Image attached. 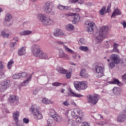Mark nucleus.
Returning a JSON list of instances; mask_svg holds the SVG:
<instances>
[{
  "label": "nucleus",
  "mask_w": 126,
  "mask_h": 126,
  "mask_svg": "<svg viewBox=\"0 0 126 126\" xmlns=\"http://www.w3.org/2000/svg\"><path fill=\"white\" fill-rule=\"evenodd\" d=\"M32 53L36 58H39L42 60H47L48 55L41 50L40 46L37 44L33 45L32 46Z\"/></svg>",
  "instance_id": "f257e3e1"
},
{
  "label": "nucleus",
  "mask_w": 126,
  "mask_h": 126,
  "mask_svg": "<svg viewBox=\"0 0 126 126\" xmlns=\"http://www.w3.org/2000/svg\"><path fill=\"white\" fill-rule=\"evenodd\" d=\"M37 19L42 22L44 26L53 24V21L52 19L50 18V17L46 15V14H38L37 15Z\"/></svg>",
  "instance_id": "f03ea898"
},
{
  "label": "nucleus",
  "mask_w": 126,
  "mask_h": 126,
  "mask_svg": "<svg viewBox=\"0 0 126 126\" xmlns=\"http://www.w3.org/2000/svg\"><path fill=\"white\" fill-rule=\"evenodd\" d=\"M30 111L35 120H42L43 115L41 113V111L39 110V109L37 108V105L35 104L32 105Z\"/></svg>",
  "instance_id": "7ed1b4c3"
},
{
  "label": "nucleus",
  "mask_w": 126,
  "mask_h": 126,
  "mask_svg": "<svg viewBox=\"0 0 126 126\" xmlns=\"http://www.w3.org/2000/svg\"><path fill=\"white\" fill-rule=\"evenodd\" d=\"M43 9L44 12L46 13H49L50 14H54L56 12V10L54 8L53 4H50L49 2H46L43 6Z\"/></svg>",
  "instance_id": "20e7f679"
},
{
  "label": "nucleus",
  "mask_w": 126,
  "mask_h": 126,
  "mask_svg": "<svg viewBox=\"0 0 126 126\" xmlns=\"http://www.w3.org/2000/svg\"><path fill=\"white\" fill-rule=\"evenodd\" d=\"M103 64L101 63H96L94 67V70L97 74V77L101 78L102 76H104V68L102 67Z\"/></svg>",
  "instance_id": "39448f33"
},
{
  "label": "nucleus",
  "mask_w": 126,
  "mask_h": 126,
  "mask_svg": "<svg viewBox=\"0 0 126 126\" xmlns=\"http://www.w3.org/2000/svg\"><path fill=\"white\" fill-rule=\"evenodd\" d=\"M74 86L76 89H82L85 90L87 88V83L86 82L76 81L74 82Z\"/></svg>",
  "instance_id": "423d86ee"
},
{
  "label": "nucleus",
  "mask_w": 126,
  "mask_h": 126,
  "mask_svg": "<svg viewBox=\"0 0 126 126\" xmlns=\"http://www.w3.org/2000/svg\"><path fill=\"white\" fill-rule=\"evenodd\" d=\"M87 98L89 103H91L93 105H96L98 103L100 97L98 94H95L94 96L92 94H89L87 96Z\"/></svg>",
  "instance_id": "0eeeda50"
},
{
  "label": "nucleus",
  "mask_w": 126,
  "mask_h": 126,
  "mask_svg": "<svg viewBox=\"0 0 126 126\" xmlns=\"http://www.w3.org/2000/svg\"><path fill=\"white\" fill-rule=\"evenodd\" d=\"M84 27L87 28V31L89 34L93 33L94 31V22L86 21L84 24Z\"/></svg>",
  "instance_id": "6e6552de"
},
{
  "label": "nucleus",
  "mask_w": 126,
  "mask_h": 126,
  "mask_svg": "<svg viewBox=\"0 0 126 126\" xmlns=\"http://www.w3.org/2000/svg\"><path fill=\"white\" fill-rule=\"evenodd\" d=\"M9 87H10V81H9V80L3 81L0 84L1 92H4V91L8 88H9Z\"/></svg>",
  "instance_id": "1a4fd4ad"
},
{
  "label": "nucleus",
  "mask_w": 126,
  "mask_h": 126,
  "mask_svg": "<svg viewBox=\"0 0 126 126\" xmlns=\"http://www.w3.org/2000/svg\"><path fill=\"white\" fill-rule=\"evenodd\" d=\"M110 59L111 61L114 62L116 64L120 63V62H121V58H120V56L118 54H112Z\"/></svg>",
  "instance_id": "9d476101"
},
{
  "label": "nucleus",
  "mask_w": 126,
  "mask_h": 126,
  "mask_svg": "<svg viewBox=\"0 0 126 126\" xmlns=\"http://www.w3.org/2000/svg\"><path fill=\"white\" fill-rule=\"evenodd\" d=\"M108 32H109V27L108 26H102L100 28L99 33L101 35H103L105 37H107Z\"/></svg>",
  "instance_id": "9b49d317"
},
{
  "label": "nucleus",
  "mask_w": 126,
  "mask_h": 126,
  "mask_svg": "<svg viewBox=\"0 0 126 126\" xmlns=\"http://www.w3.org/2000/svg\"><path fill=\"white\" fill-rule=\"evenodd\" d=\"M126 120V115L125 112L123 111L120 112L119 115H118L117 122L119 123H123Z\"/></svg>",
  "instance_id": "f8f14e48"
},
{
  "label": "nucleus",
  "mask_w": 126,
  "mask_h": 126,
  "mask_svg": "<svg viewBox=\"0 0 126 126\" xmlns=\"http://www.w3.org/2000/svg\"><path fill=\"white\" fill-rule=\"evenodd\" d=\"M18 100H19V97L15 95H11L9 99L10 103H15V104H17Z\"/></svg>",
  "instance_id": "ddd939ff"
},
{
  "label": "nucleus",
  "mask_w": 126,
  "mask_h": 126,
  "mask_svg": "<svg viewBox=\"0 0 126 126\" xmlns=\"http://www.w3.org/2000/svg\"><path fill=\"white\" fill-rule=\"evenodd\" d=\"M33 74H34V72H32L31 75H29V78L22 83V86H26V85H27L29 83V82H30V81L32 79V75H33Z\"/></svg>",
  "instance_id": "4468645a"
},
{
  "label": "nucleus",
  "mask_w": 126,
  "mask_h": 126,
  "mask_svg": "<svg viewBox=\"0 0 126 126\" xmlns=\"http://www.w3.org/2000/svg\"><path fill=\"white\" fill-rule=\"evenodd\" d=\"M54 35L56 37H61V36H63V32L62 30L58 29L54 31Z\"/></svg>",
  "instance_id": "2eb2a0df"
},
{
  "label": "nucleus",
  "mask_w": 126,
  "mask_h": 126,
  "mask_svg": "<svg viewBox=\"0 0 126 126\" xmlns=\"http://www.w3.org/2000/svg\"><path fill=\"white\" fill-rule=\"evenodd\" d=\"M69 92L70 93V95L72 97H77V98H80V97H83V95L81 94H77L73 92L72 89H70L69 90Z\"/></svg>",
  "instance_id": "dca6fc26"
},
{
  "label": "nucleus",
  "mask_w": 126,
  "mask_h": 126,
  "mask_svg": "<svg viewBox=\"0 0 126 126\" xmlns=\"http://www.w3.org/2000/svg\"><path fill=\"white\" fill-rule=\"evenodd\" d=\"M25 54H26V48L25 47L19 48V51L18 52V56H23Z\"/></svg>",
  "instance_id": "f3484780"
},
{
  "label": "nucleus",
  "mask_w": 126,
  "mask_h": 126,
  "mask_svg": "<svg viewBox=\"0 0 126 126\" xmlns=\"http://www.w3.org/2000/svg\"><path fill=\"white\" fill-rule=\"evenodd\" d=\"M105 38H106V36L103 34H101L99 32V34L96 37V40L98 43H101Z\"/></svg>",
  "instance_id": "a211bd4d"
},
{
  "label": "nucleus",
  "mask_w": 126,
  "mask_h": 126,
  "mask_svg": "<svg viewBox=\"0 0 126 126\" xmlns=\"http://www.w3.org/2000/svg\"><path fill=\"white\" fill-rule=\"evenodd\" d=\"M13 118L14 121H15L16 124L18 122V119L19 118V112L17 111L13 113Z\"/></svg>",
  "instance_id": "6ab92c4d"
},
{
  "label": "nucleus",
  "mask_w": 126,
  "mask_h": 126,
  "mask_svg": "<svg viewBox=\"0 0 126 126\" xmlns=\"http://www.w3.org/2000/svg\"><path fill=\"white\" fill-rule=\"evenodd\" d=\"M56 69L59 73H62V74H65L66 73V70L63 67H57Z\"/></svg>",
  "instance_id": "aec40b11"
},
{
  "label": "nucleus",
  "mask_w": 126,
  "mask_h": 126,
  "mask_svg": "<svg viewBox=\"0 0 126 126\" xmlns=\"http://www.w3.org/2000/svg\"><path fill=\"white\" fill-rule=\"evenodd\" d=\"M80 76L83 77L84 78H87L88 77V74L86 72V70L83 69L81 70L80 73Z\"/></svg>",
  "instance_id": "412c9836"
},
{
  "label": "nucleus",
  "mask_w": 126,
  "mask_h": 126,
  "mask_svg": "<svg viewBox=\"0 0 126 126\" xmlns=\"http://www.w3.org/2000/svg\"><path fill=\"white\" fill-rule=\"evenodd\" d=\"M59 56L60 59H66L68 57V55L64 53L63 50H60Z\"/></svg>",
  "instance_id": "4be33fe9"
},
{
  "label": "nucleus",
  "mask_w": 126,
  "mask_h": 126,
  "mask_svg": "<svg viewBox=\"0 0 126 126\" xmlns=\"http://www.w3.org/2000/svg\"><path fill=\"white\" fill-rule=\"evenodd\" d=\"M112 90L113 93L116 94V95H120L122 93V91H121V89L119 87H115Z\"/></svg>",
  "instance_id": "5701e85b"
},
{
  "label": "nucleus",
  "mask_w": 126,
  "mask_h": 126,
  "mask_svg": "<svg viewBox=\"0 0 126 126\" xmlns=\"http://www.w3.org/2000/svg\"><path fill=\"white\" fill-rule=\"evenodd\" d=\"M122 14V12H121V11L119 9H115L113 13H112L111 15V18L115 17L116 15H121Z\"/></svg>",
  "instance_id": "b1692460"
},
{
  "label": "nucleus",
  "mask_w": 126,
  "mask_h": 126,
  "mask_svg": "<svg viewBox=\"0 0 126 126\" xmlns=\"http://www.w3.org/2000/svg\"><path fill=\"white\" fill-rule=\"evenodd\" d=\"M47 126H56V123L53 119H49L47 120Z\"/></svg>",
  "instance_id": "393cba45"
},
{
  "label": "nucleus",
  "mask_w": 126,
  "mask_h": 126,
  "mask_svg": "<svg viewBox=\"0 0 126 126\" xmlns=\"http://www.w3.org/2000/svg\"><path fill=\"white\" fill-rule=\"evenodd\" d=\"M32 34V31H24L20 33L21 36H25L26 35H30Z\"/></svg>",
  "instance_id": "a878e982"
},
{
  "label": "nucleus",
  "mask_w": 126,
  "mask_h": 126,
  "mask_svg": "<svg viewBox=\"0 0 126 126\" xmlns=\"http://www.w3.org/2000/svg\"><path fill=\"white\" fill-rule=\"evenodd\" d=\"M74 21H72L73 24H76L79 21V16L78 15H75L73 16Z\"/></svg>",
  "instance_id": "bb28decb"
},
{
  "label": "nucleus",
  "mask_w": 126,
  "mask_h": 126,
  "mask_svg": "<svg viewBox=\"0 0 126 126\" xmlns=\"http://www.w3.org/2000/svg\"><path fill=\"white\" fill-rule=\"evenodd\" d=\"M57 113H56V111L55 110L53 109H49V115L50 116V117H52L53 118Z\"/></svg>",
  "instance_id": "cd10ccee"
},
{
  "label": "nucleus",
  "mask_w": 126,
  "mask_h": 126,
  "mask_svg": "<svg viewBox=\"0 0 126 126\" xmlns=\"http://www.w3.org/2000/svg\"><path fill=\"white\" fill-rule=\"evenodd\" d=\"M57 7L58 9H60L61 10H63V9H66V10H67V9H68V6H63L61 4H59L57 6Z\"/></svg>",
  "instance_id": "c85d7f7f"
},
{
  "label": "nucleus",
  "mask_w": 126,
  "mask_h": 126,
  "mask_svg": "<svg viewBox=\"0 0 126 126\" xmlns=\"http://www.w3.org/2000/svg\"><path fill=\"white\" fill-rule=\"evenodd\" d=\"M14 63V61H13V59H11L7 63V67L8 69H10L11 68V66H12V64Z\"/></svg>",
  "instance_id": "c756f323"
},
{
  "label": "nucleus",
  "mask_w": 126,
  "mask_h": 126,
  "mask_svg": "<svg viewBox=\"0 0 126 126\" xmlns=\"http://www.w3.org/2000/svg\"><path fill=\"white\" fill-rule=\"evenodd\" d=\"M52 118H53L56 122H60V121H62V117L57 114Z\"/></svg>",
  "instance_id": "7c9ffc66"
},
{
  "label": "nucleus",
  "mask_w": 126,
  "mask_h": 126,
  "mask_svg": "<svg viewBox=\"0 0 126 126\" xmlns=\"http://www.w3.org/2000/svg\"><path fill=\"white\" fill-rule=\"evenodd\" d=\"M42 102L43 103V104H51V103H52V100L51 99H48L44 98L42 99Z\"/></svg>",
  "instance_id": "2f4dec72"
},
{
  "label": "nucleus",
  "mask_w": 126,
  "mask_h": 126,
  "mask_svg": "<svg viewBox=\"0 0 126 126\" xmlns=\"http://www.w3.org/2000/svg\"><path fill=\"white\" fill-rule=\"evenodd\" d=\"M112 84H117V85H119V84H121V82L120 81L116 78L113 79V80L110 82Z\"/></svg>",
  "instance_id": "473e14b6"
},
{
  "label": "nucleus",
  "mask_w": 126,
  "mask_h": 126,
  "mask_svg": "<svg viewBox=\"0 0 126 126\" xmlns=\"http://www.w3.org/2000/svg\"><path fill=\"white\" fill-rule=\"evenodd\" d=\"M68 125L71 126H75V122L72 119L68 121Z\"/></svg>",
  "instance_id": "72a5a7b5"
},
{
  "label": "nucleus",
  "mask_w": 126,
  "mask_h": 126,
  "mask_svg": "<svg viewBox=\"0 0 126 126\" xmlns=\"http://www.w3.org/2000/svg\"><path fill=\"white\" fill-rule=\"evenodd\" d=\"M11 18H12V16L9 13H7L5 17V21H10Z\"/></svg>",
  "instance_id": "f704fd0d"
},
{
  "label": "nucleus",
  "mask_w": 126,
  "mask_h": 126,
  "mask_svg": "<svg viewBox=\"0 0 126 126\" xmlns=\"http://www.w3.org/2000/svg\"><path fill=\"white\" fill-rule=\"evenodd\" d=\"M85 43H86V41L85 40V39L84 38H81L80 39L79 41V44L80 45H85Z\"/></svg>",
  "instance_id": "c9c22d12"
},
{
  "label": "nucleus",
  "mask_w": 126,
  "mask_h": 126,
  "mask_svg": "<svg viewBox=\"0 0 126 126\" xmlns=\"http://www.w3.org/2000/svg\"><path fill=\"white\" fill-rule=\"evenodd\" d=\"M1 36H2L3 38H8V37H9V34L5 33L4 32H1Z\"/></svg>",
  "instance_id": "e433bc0d"
},
{
  "label": "nucleus",
  "mask_w": 126,
  "mask_h": 126,
  "mask_svg": "<svg viewBox=\"0 0 126 126\" xmlns=\"http://www.w3.org/2000/svg\"><path fill=\"white\" fill-rule=\"evenodd\" d=\"M79 50L84 51L85 52H87V51H88V47L87 46H80L79 47Z\"/></svg>",
  "instance_id": "4c0bfd02"
},
{
  "label": "nucleus",
  "mask_w": 126,
  "mask_h": 126,
  "mask_svg": "<svg viewBox=\"0 0 126 126\" xmlns=\"http://www.w3.org/2000/svg\"><path fill=\"white\" fill-rule=\"evenodd\" d=\"M105 10H106V7L103 6L100 10V14L101 15H104L105 14Z\"/></svg>",
  "instance_id": "58836bf2"
},
{
  "label": "nucleus",
  "mask_w": 126,
  "mask_h": 126,
  "mask_svg": "<svg viewBox=\"0 0 126 126\" xmlns=\"http://www.w3.org/2000/svg\"><path fill=\"white\" fill-rule=\"evenodd\" d=\"M63 48H64V49H65V51H66L67 52H68L69 53H70L71 54H72V53H73V51H72L71 49H69L66 46L64 45Z\"/></svg>",
  "instance_id": "ea45409f"
},
{
  "label": "nucleus",
  "mask_w": 126,
  "mask_h": 126,
  "mask_svg": "<svg viewBox=\"0 0 126 126\" xmlns=\"http://www.w3.org/2000/svg\"><path fill=\"white\" fill-rule=\"evenodd\" d=\"M75 112L77 113V115H82V110L79 108L75 109Z\"/></svg>",
  "instance_id": "a19ab883"
},
{
  "label": "nucleus",
  "mask_w": 126,
  "mask_h": 126,
  "mask_svg": "<svg viewBox=\"0 0 126 126\" xmlns=\"http://www.w3.org/2000/svg\"><path fill=\"white\" fill-rule=\"evenodd\" d=\"M67 29H69L70 30H73L74 27L72 24H68L66 26Z\"/></svg>",
  "instance_id": "79ce46f5"
},
{
  "label": "nucleus",
  "mask_w": 126,
  "mask_h": 126,
  "mask_svg": "<svg viewBox=\"0 0 126 126\" xmlns=\"http://www.w3.org/2000/svg\"><path fill=\"white\" fill-rule=\"evenodd\" d=\"M82 121H83V118L82 117H78L76 119V123H77V124L81 123Z\"/></svg>",
  "instance_id": "37998d69"
},
{
  "label": "nucleus",
  "mask_w": 126,
  "mask_h": 126,
  "mask_svg": "<svg viewBox=\"0 0 126 126\" xmlns=\"http://www.w3.org/2000/svg\"><path fill=\"white\" fill-rule=\"evenodd\" d=\"M20 74V78H23V77H26V76H27V72H22L21 73H19Z\"/></svg>",
  "instance_id": "c03bdc74"
},
{
  "label": "nucleus",
  "mask_w": 126,
  "mask_h": 126,
  "mask_svg": "<svg viewBox=\"0 0 126 126\" xmlns=\"http://www.w3.org/2000/svg\"><path fill=\"white\" fill-rule=\"evenodd\" d=\"M12 78L13 79H18L19 78H20V74L18 73L17 74H15L12 76Z\"/></svg>",
  "instance_id": "a18cd8bd"
},
{
  "label": "nucleus",
  "mask_w": 126,
  "mask_h": 126,
  "mask_svg": "<svg viewBox=\"0 0 126 126\" xmlns=\"http://www.w3.org/2000/svg\"><path fill=\"white\" fill-rule=\"evenodd\" d=\"M111 46V42L109 41H106L105 43V48H110Z\"/></svg>",
  "instance_id": "49530a36"
},
{
  "label": "nucleus",
  "mask_w": 126,
  "mask_h": 126,
  "mask_svg": "<svg viewBox=\"0 0 126 126\" xmlns=\"http://www.w3.org/2000/svg\"><path fill=\"white\" fill-rule=\"evenodd\" d=\"M4 25L8 27H9V26L11 25V22H10V21H5Z\"/></svg>",
  "instance_id": "de8ad7c7"
},
{
  "label": "nucleus",
  "mask_w": 126,
  "mask_h": 126,
  "mask_svg": "<svg viewBox=\"0 0 126 126\" xmlns=\"http://www.w3.org/2000/svg\"><path fill=\"white\" fill-rule=\"evenodd\" d=\"M115 62L114 61H112L109 63V67H111V68H114L115 67Z\"/></svg>",
  "instance_id": "09e8293b"
},
{
  "label": "nucleus",
  "mask_w": 126,
  "mask_h": 126,
  "mask_svg": "<svg viewBox=\"0 0 126 126\" xmlns=\"http://www.w3.org/2000/svg\"><path fill=\"white\" fill-rule=\"evenodd\" d=\"M81 126H90V123H88L86 122H84L82 123L81 124Z\"/></svg>",
  "instance_id": "8fccbe9b"
},
{
  "label": "nucleus",
  "mask_w": 126,
  "mask_h": 126,
  "mask_svg": "<svg viewBox=\"0 0 126 126\" xmlns=\"http://www.w3.org/2000/svg\"><path fill=\"white\" fill-rule=\"evenodd\" d=\"M62 83H59V82H55L52 83L53 86H61L62 85Z\"/></svg>",
  "instance_id": "3c124183"
},
{
  "label": "nucleus",
  "mask_w": 126,
  "mask_h": 126,
  "mask_svg": "<svg viewBox=\"0 0 126 126\" xmlns=\"http://www.w3.org/2000/svg\"><path fill=\"white\" fill-rule=\"evenodd\" d=\"M4 78H5V75H4V73H3V72H1L0 73V79H4Z\"/></svg>",
  "instance_id": "603ef678"
},
{
  "label": "nucleus",
  "mask_w": 126,
  "mask_h": 126,
  "mask_svg": "<svg viewBox=\"0 0 126 126\" xmlns=\"http://www.w3.org/2000/svg\"><path fill=\"white\" fill-rule=\"evenodd\" d=\"M97 125L98 126H105V125H106V123L104 121H99L97 123Z\"/></svg>",
  "instance_id": "864d4df0"
},
{
  "label": "nucleus",
  "mask_w": 126,
  "mask_h": 126,
  "mask_svg": "<svg viewBox=\"0 0 126 126\" xmlns=\"http://www.w3.org/2000/svg\"><path fill=\"white\" fill-rule=\"evenodd\" d=\"M71 115L73 117L77 116V113H76V111H75V109H74L73 111L71 112Z\"/></svg>",
  "instance_id": "5fc2aeb1"
},
{
  "label": "nucleus",
  "mask_w": 126,
  "mask_h": 126,
  "mask_svg": "<svg viewBox=\"0 0 126 126\" xmlns=\"http://www.w3.org/2000/svg\"><path fill=\"white\" fill-rule=\"evenodd\" d=\"M70 76H71V74L70 72L66 73V77L67 79H69V78H70Z\"/></svg>",
  "instance_id": "6e6d98bb"
},
{
  "label": "nucleus",
  "mask_w": 126,
  "mask_h": 126,
  "mask_svg": "<svg viewBox=\"0 0 126 126\" xmlns=\"http://www.w3.org/2000/svg\"><path fill=\"white\" fill-rule=\"evenodd\" d=\"M111 52L112 53H119V49H118V48H113Z\"/></svg>",
  "instance_id": "4d7b16f0"
},
{
  "label": "nucleus",
  "mask_w": 126,
  "mask_h": 126,
  "mask_svg": "<svg viewBox=\"0 0 126 126\" xmlns=\"http://www.w3.org/2000/svg\"><path fill=\"white\" fill-rule=\"evenodd\" d=\"M107 12H111V4H108L107 8Z\"/></svg>",
  "instance_id": "13d9d810"
},
{
  "label": "nucleus",
  "mask_w": 126,
  "mask_h": 126,
  "mask_svg": "<svg viewBox=\"0 0 126 126\" xmlns=\"http://www.w3.org/2000/svg\"><path fill=\"white\" fill-rule=\"evenodd\" d=\"M121 24L123 25L124 28H126V21H122L121 22Z\"/></svg>",
  "instance_id": "bf43d9fd"
},
{
  "label": "nucleus",
  "mask_w": 126,
  "mask_h": 126,
  "mask_svg": "<svg viewBox=\"0 0 126 126\" xmlns=\"http://www.w3.org/2000/svg\"><path fill=\"white\" fill-rule=\"evenodd\" d=\"M23 121L25 124H28L29 123V119L27 118H24Z\"/></svg>",
  "instance_id": "052dcab7"
},
{
  "label": "nucleus",
  "mask_w": 126,
  "mask_h": 126,
  "mask_svg": "<svg viewBox=\"0 0 126 126\" xmlns=\"http://www.w3.org/2000/svg\"><path fill=\"white\" fill-rule=\"evenodd\" d=\"M122 78L124 82H126V74L122 76Z\"/></svg>",
  "instance_id": "680f3d73"
},
{
  "label": "nucleus",
  "mask_w": 126,
  "mask_h": 126,
  "mask_svg": "<svg viewBox=\"0 0 126 126\" xmlns=\"http://www.w3.org/2000/svg\"><path fill=\"white\" fill-rule=\"evenodd\" d=\"M74 12H79L80 11V9L79 8H76L73 9Z\"/></svg>",
  "instance_id": "e2e57ef3"
},
{
  "label": "nucleus",
  "mask_w": 126,
  "mask_h": 126,
  "mask_svg": "<svg viewBox=\"0 0 126 126\" xmlns=\"http://www.w3.org/2000/svg\"><path fill=\"white\" fill-rule=\"evenodd\" d=\"M72 15H73V13H71L64 14V16H67V17L72 16Z\"/></svg>",
  "instance_id": "0e129e2a"
},
{
  "label": "nucleus",
  "mask_w": 126,
  "mask_h": 126,
  "mask_svg": "<svg viewBox=\"0 0 126 126\" xmlns=\"http://www.w3.org/2000/svg\"><path fill=\"white\" fill-rule=\"evenodd\" d=\"M63 104L64 106H68L69 105V103H68V101H65L64 102H63Z\"/></svg>",
  "instance_id": "69168bd1"
},
{
  "label": "nucleus",
  "mask_w": 126,
  "mask_h": 126,
  "mask_svg": "<svg viewBox=\"0 0 126 126\" xmlns=\"http://www.w3.org/2000/svg\"><path fill=\"white\" fill-rule=\"evenodd\" d=\"M119 47V44L116 43H113V48H118Z\"/></svg>",
  "instance_id": "338daca9"
},
{
  "label": "nucleus",
  "mask_w": 126,
  "mask_h": 126,
  "mask_svg": "<svg viewBox=\"0 0 126 126\" xmlns=\"http://www.w3.org/2000/svg\"><path fill=\"white\" fill-rule=\"evenodd\" d=\"M79 0H71L70 3H76Z\"/></svg>",
  "instance_id": "774afa93"
}]
</instances>
